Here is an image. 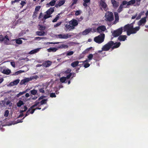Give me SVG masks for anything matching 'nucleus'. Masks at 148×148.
Wrapping results in <instances>:
<instances>
[{"mask_svg": "<svg viewBox=\"0 0 148 148\" xmlns=\"http://www.w3.org/2000/svg\"><path fill=\"white\" fill-rule=\"evenodd\" d=\"M140 29L139 26H137L133 28V24H127L125 25L123 27L124 31H126L127 35L130 36L131 34H135Z\"/></svg>", "mask_w": 148, "mask_h": 148, "instance_id": "nucleus-1", "label": "nucleus"}, {"mask_svg": "<svg viewBox=\"0 0 148 148\" xmlns=\"http://www.w3.org/2000/svg\"><path fill=\"white\" fill-rule=\"evenodd\" d=\"M121 43L119 42H115L114 43L112 41H110L109 42L104 45L102 48V51H107L111 47L114 45L112 47V49H114L117 48L119 47Z\"/></svg>", "mask_w": 148, "mask_h": 148, "instance_id": "nucleus-2", "label": "nucleus"}, {"mask_svg": "<svg viewBox=\"0 0 148 148\" xmlns=\"http://www.w3.org/2000/svg\"><path fill=\"white\" fill-rule=\"evenodd\" d=\"M105 34H101L94 38V41L96 43L100 44L103 42Z\"/></svg>", "mask_w": 148, "mask_h": 148, "instance_id": "nucleus-3", "label": "nucleus"}, {"mask_svg": "<svg viewBox=\"0 0 148 148\" xmlns=\"http://www.w3.org/2000/svg\"><path fill=\"white\" fill-rule=\"evenodd\" d=\"M105 20L106 21H111L114 19V17L113 13L110 12H108L105 13Z\"/></svg>", "mask_w": 148, "mask_h": 148, "instance_id": "nucleus-4", "label": "nucleus"}, {"mask_svg": "<svg viewBox=\"0 0 148 148\" xmlns=\"http://www.w3.org/2000/svg\"><path fill=\"white\" fill-rule=\"evenodd\" d=\"M56 38H57L66 39L71 37V36L69 34H57L56 35Z\"/></svg>", "mask_w": 148, "mask_h": 148, "instance_id": "nucleus-5", "label": "nucleus"}, {"mask_svg": "<svg viewBox=\"0 0 148 148\" xmlns=\"http://www.w3.org/2000/svg\"><path fill=\"white\" fill-rule=\"evenodd\" d=\"M123 30V28L121 27L116 30L114 31L112 33V35L114 37H116L119 36L122 34Z\"/></svg>", "mask_w": 148, "mask_h": 148, "instance_id": "nucleus-6", "label": "nucleus"}, {"mask_svg": "<svg viewBox=\"0 0 148 148\" xmlns=\"http://www.w3.org/2000/svg\"><path fill=\"white\" fill-rule=\"evenodd\" d=\"M123 30V28L121 27L116 30L114 31L112 33V35L114 37H116L119 36L122 34Z\"/></svg>", "mask_w": 148, "mask_h": 148, "instance_id": "nucleus-7", "label": "nucleus"}, {"mask_svg": "<svg viewBox=\"0 0 148 148\" xmlns=\"http://www.w3.org/2000/svg\"><path fill=\"white\" fill-rule=\"evenodd\" d=\"M47 99H43L40 101H36L35 103L34 106L38 107H40L41 106L46 104L47 103Z\"/></svg>", "mask_w": 148, "mask_h": 148, "instance_id": "nucleus-8", "label": "nucleus"}, {"mask_svg": "<svg viewBox=\"0 0 148 148\" xmlns=\"http://www.w3.org/2000/svg\"><path fill=\"white\" fill-rule=\"evenodd\" d=\"M3 41H4L5 44L7 45H10L13 44L12 42V40L10 41L8 36L7 35L4 37V40Z\"/></svg>", "mask_w": 148, "mask_h": 148, "instance_id": "nucleus-9", "label": "nucleus"}, {"mask_svg": "<svg viewBox=\"0 0 148 148\" xmlns=\"http://www.w3.org/2000/svg\"><path fill=\"white\" fill-rule=\"evenodd\" d=\"M100 4L104 10L106 11L108 9V5L104 1L101 0L100 2Z\"/></svg>", "mask_w": 148, "mask_h": 148, "instance_id": "nucleus-10", "label": "nucleus"}, {"mask_svg": "<svg viewBox=\"0 0 148 148\" xmlns=\"http://www.w3.org/2000/svg\"><path fill=\"white\" fill-rule=\"evenodd\" d=\"M64 29L66 31H69L72 29H74L73 27L72 26L71 24H65Z\"/></svg>", "mask_w": 148, "mask_h": 148, "instance_id": "nucleus-11", "label": "nucleus"}, {"mask_svg": "<svg viewBox=\"0 0 148 148\" xmlns=\"http://www.w3.org/2000/svg\"><path fill=\"white\" fill-rule=\"evenodd\" d=\"M32 79V77L30 78H26L24 79L21 81L20 82V84L21 85L25 84L26 83L30 81H31Z\"/></svg>", "mask_w": 148, "mask_h": 148, "instance_id": "nucleus-12", "label": "nucleus"}, {"mask_svg": "<svg viewBox=\"0 0 148 148\" xmlns=\"http://www.w3.org/2000/svg\"><path fill=\"white\" fill-rule=\"evenodd\" d=\"M147 16H145L142 18L138 23V25L139 26H140L142 25H144L146 21Z\"/></svg>", "mask_w": 148, "mask_h": 148, "instance_id": "nucleus-13", "label": "nucleus"}, {"mask_svg": "<svg viewBox=\"0 0 148 148\" xmlns=\"http://www.w3.org/2000/svg\"><path fill=\"white\" fill-rule=\"evenodd\" d=\"M0 71L3 74H6L7 75L9 74L10 73V70L9 69H4L2 67H0Z\"/></svg>", "mask_w": 148, "mask_h": 148, "instance_id": "nucleus-14", "label": "nucleus"}, {"mask_svg": "<svg viewBox=\"0 0 148 148\" xmlns=\"http://www.w3.org/2000/svg\"><path fill=\"white\" fill-rule=\"evenodd\" d=\"M106 30V28L105 26L102 25L99 26L97 28V30L99 33L105 31Z\"/></svg>", "mask_w": 148, "mask_h": 148, "instance_id": "nucleus-15", "label": "nucleus"}, {"mask_svg": "<svg viewBox=\"0 0 148 148\" xmlns=\"http://www.w3.org/2000/svg\"><path fill=\"white\" fill-rule=\"evenodd\" d=\"M69 23L71 24L72 26L74 27V29L75 27L78 24V22L76 20L73 19L69 22Z\"/></svg>", "mask_w": 148, "mask_h": 148, "instance_id": "nucleus-16", "label": "nucleus"}, {"mask_svg": "<svg viewBox=\"0 0 148 148\" xmlns=\"http://www.w3.org/2000/svg\"><path fill=\"white\" fill-rule=\"evenodd\" d=\"M65 0H60L58 3L56 4L55 7L57 8L63 5L65 2Z\"/></svg>", "mask_w": 148, "mask_h": 148, "instance_id": "nucleus-17", "label": "nucleus"}, {"mask_svg": "<svg viewBox=\"0 0 148 148\" xmlns=\"http://www.w3.org/2000/svg\"><path fill=\"white\" fill-rule=\"evenodd\" d=\"M19 81L20 80L19 79H17L13 82H11L8 85V86H11L16 85L19 83Z\"/></svg>", "mask_w": 148, "mask_h": 148, "instance_id": "nucleus-18", "label": "nucleus"}, {"mask_svg": "<svg viewBox=\"0 0 148 148\" xmlns=\"http://www.w3.org/2000/svg\"><path fill=\"white\" fill-rule=\"evenodd\" d=\"M52 62L50 61H47L44 62L42 64V66L45 67H47L49 66L51 64Z\"/></svg>", "mask_w": 148, "mask_h": 148, "instance_id": "nucleus-19", "label": "nucleus"}, {"mask_svg": "<svg viewBox=\"0 0 148 148\" xmlns=\"http://www.w3.org/2000/svg\"><path fill=\"white\" fill-rule=\"evenodd\" d=\"M92 28H89L86 29L84 31L82 32V34L83 35H86L92 31Z\"/></svg>", "mask_w": 148, "mask_h": 148, "instance_id": "nucleus-20", "label": "nucleus"}, {"mask_svg": "<svg viewBox=\"0 0 148 148\" xmlns=\"http://www.w3.org/2000/svg\"><path fill=\"white\" fill-rule=\"evenodd\" d=\"M135 3V0H131L129 2H127L126 1H123V4H126L127 5L133 4Z\"/></svg>", "mask_w": 148, "mask_h": 148, "instance_id": "nucleus-21", "label": "nucleus"}, {"mask_svg": "<svg viewBox=\"0 0 148 148\" xmlns=\"http://www.w3.org/2000/svg\"><path fill=\"white\" fill-rule=\"evenodd\" d=\"M36 106H34V104L28 110H30L29 112L31 114H32L34 112L35 110L36 109H39L40 110L41 109V108H36L35 109H33V108H34Z\"/></svg>", "mask_w": 148, "mask_h": 148, "instance_id": "nucleus-22", "label": "nucleus"}, {"mask_svg": "<svg viewBox=\"0 0 148 148\" xmlns=\"http://www.w3.org/2000/svg\"><path fill=\"white\" fill-rule=\"evenodd\" d=\"M56 1L53 0L50 1L49 3L46 4V6L47 7H49L50 6H53L55 4Z\"/></svg>", "mask_w": 148, "mask_h": 148, "instance_id": "nucleus-23", "label": "nucleus"}, {"mask_svg": "<svg viewBox=\"0 0 148 148\" xmlns=\"http://www.w3.org/2000/svg\"><path fill=\"white\" fill-rule=\"evenodd\" d=\"M126 4H123V1L122 3L120 5L118 9V12H120L122 10L123 8H125L127 6L125 5Z\"/></svg>", "mask_w": 148, "mask_h": 148, "instance_id": "nucleus-24", "label": "nucleus"}, {"mask_svg": "<svg viewBox=\"0 0 148 148\" xmlns=\"http://www.w3.org/2000/svg\"><path fill=\"white\" fill-rule=\"evenodd\" d=\"M41 49V48H38L34 50H32L30 51L29 53L30 54L35 53L38 52Z\"/></svg>", "mask_w": 148, "mask_h": 148, "instance_id": "nucleus-25", "label": "nucleus"}, {"mask_svg": "<svg viewBox=\"0 0 148 148\" xmlns=\"http://www.w3.org/2000/svg\"><path fill=\"white\" fill-rule=\"evenodd\" d=\"M127 38V36L125 35H121L118 38L119 40L121 41H125Z\"/></svg>", "mask_w": 148, "mask_h": 148, "instance_id": "nucleus-26", "label": "nucleus"}, {"mask_svg": "<svg viewBox=\"0 0 148 148\" xmlns=\"http://www.w3.org/2000/svg\"><path fill=\"white\" fill-rule=\"evenodd\" d=\"M111 2L114 8H117L119 5V3L116 1L115 0H111Z\"/></svg>", "mask_w": 148, "mask_h": 148, "instance_id": "nucleus-27", "label": "nucleus"}, {"mask_svg": "<svg viewBox=\"0 0 148 148\" xmlns=\"http://www.w3.org/2000/svg\"><path fill=\"white\" fill-rule=\"evenodd\" d=\"M54 7L51 8L48 10L46 12V13L47 14H51L54 11Z\"/></svg>", "mask_w": 148, "mask_h": 148, "instance_id": "nucleus-28", "label": "nucleus"}, {"mask_svg": "<svg viewBox=\"0 0 148 148\" xmlns=\"http://www.w3.org/2000/svg\"><path fill=\"white\" fill-rule=\"evenodd\" d=\"M79 63V62L78 61L74 62L71 64V66L73 68L75 67L78 65Z\"/></svg>", "mask_w": 148, "mask_h": 148, "instance_id": "nucleus-29", "label": "nucleus"}, {"mask_svg": "<svg viewBox=\"0 0 148 148\" xmlns=\"http://www.w3.org/2000/svg\"><path fill=\"white\" fill-rule=\"evenodd\" d=\"M58 49V48H55L50 47L47 49L49 52H55Z\"/></svg>", "mask_w": 148, "mask_h": 148, "instance_id": "nucleus-30", "label": "nucleus"}, {"mask_svg": "<svg viewBox=\"0 0 148 148\" xmlns=\"http://www.w3.org/2000/svg\"><path fill=\"white\" fill-rule=\"evenodd\" d=\"M21 38H20L17 39L12 40V42L15 41L16 43L19 45L21 44L22 43V41L21 39Z\"/></svg>", "mask_w": 148, "mask_h": 148, "instance_id": "nucleus-31", "label": "nucleus"}, {"mask_svg": "<svg viewBox=\"0 0 148 148\" xmlns=\"http://www.w3.org/2000/svg\"><path fill=\"white\" fill-rule=\"evenodd\" d=\"M93 57V55L92 54H90L88 56V60H86L83 62L84 63H85L86 62H89L90 60H91Z\"/></svg>", "mask_w": 148, "mask_h": 148, "instance_id": "nucleus-32", "label": "nucleus"}, {"mask_svg": "<svg viewBox=\"0 0 148 148\" xmlns=\"http://www.w3.org/2000/svg\"><path fill=\"white\" fill-rule=\"evenodd\" d=\"M84 3H83V5L85 7H87L88 6L87 3H89L90 1V0H83Z\"/></svg>", "mask_w": 148, "mask_h": 148, "instance_id": "nucleus-33", "label": "nucleus"}, {"mask_svg": "<svg viewBox=\"0 0 148 148\" xmlns=\"http://www.w3.org/2000/svg\"><path fill=\"white\" fill-rule=\"evenodd\" d=\"M24 103L23 101L20 100L17 103V106L18 107L21 106L22 105H23Z\"/></svg>", "mask_w": 148, "mask_h": 148, "instance_id": "nucleus-34", "label": "nucleus"}, {"mask_svg": "<svg viewBox=\"0 0 148 148\" xmlns=\"http://www.w3.org/2000/svg\"><path fill=\"white\" fill-rule=\"evenodd\" d=\"M30 92L31 94L33 95H35L37 94H38V91L35 89H33L32 90H31L30 91Z\"/></svg>", "mask_w": 148, "mask_h": 148, "instance_id": "nucleus-35", "label": "nucleus"}, {"mask_svg": "<svg viewBox=\"0 0 148 148\" xmlns=\"http://www.w3.org/2000/svg\"><path fill=\"white\" fill-rule=\"evenodd\" d=\"M36 34L38 35L39 36H44L45 34V32H40L38 31L36 32Z\"/></svg>", "mask_w": 148, "mask_h": 148, "instance_id": "nucleus-36", "label": "nucleus"}, {"mask_svg": "<svg viewBox=\"0 0 148 148\" xmlns=\"http://www.w3.org/2000/svg\"><path fill=\"white\" fill-rule=\"evenodd\" d=\"M47 86H43V87L42 88H41L39 89V91L42 93H44L45 92L44 89H46L47 88Z\"/></svg>", "mask_w": 148, "mask_h": 148, "instance_id": "nucleus-37", "label": "nucleus"}, {"mask_svg": "<svg viewBox=\"0 0 148 148\" xmlns=\"http://www.w3.org/2000/svg\"><path fill=\"white\" fill-rule=\"evenodd\" d=\"M60 15V14H58V15L56 16V18L53 20L52 22H56L60 18V16H59Z\"/></svg>", "mask_w": 148, "mask_h": 148, "instance_id": "nucleus-38", "label": "nucleus"}, {"mask_svg": "<svg viewBox=\"0 0 148 148\" xmlns=\"http://www.w3.org/2000/svg\"><path fill=\"white\" fill-rule=\"evenodd\" d=\"M9 113V112L8 110H6L4 113V116L5 117L8 116Z\"/></svg>", "mask_w": 148, "mask_h": 148, "instance_id": "nucleus-39", "label": "nucleus"}, {"mask_svg": "<svg viewBox=\"0 0 148 148\" xmlns=\"http://www.w3.org/2000/svg\"><path fill=\"white\" fill-rule=\"evenodd\" d=\"M66 79V77H63L60 78V81L62 83H64L65 82Z\"/></svg>", "mask_w": 148, "mask_h": 148, "instance_id": "nucleus-40", "label": "nucleus"}, {"mask_svg": "<svg viewBox=\"0 0 148 148\" xmlns=\"http://www.w3.org/2000/svg\"><path fill=\"white\" fill-rule=\"evenodd\" d=\"M24 72V71L20 70V71H18L14 73V75H17L20 73H23Z\"/></svg>", "mask_w": 148, "mask_h": 148, "instance_id": "nucleus-41", "label": "nucleus"}, {"mask_svg": "<svg viewBox=\"0 0 148 148\" xmlns=\"http://www.w3.org/2000/svg\"><path fill=\"white\" fill-rule=\"evenodd\" d=\"M144 13V12H140L138 15V16L136 17V20H138L140 19L141 16L143 14V13Z\"/></svg>", "mask_w": 148, "mask_h": 148, "instance_id": "nucleus-42", "label": "nucleus"}, {"mask_svg": "<svg viewBox=\"0 0 148 148\" xmlns=\"http://www.w3.org/2000/svg\"><path fill=\"white\" fill-rule=\"evenodd\" d=\"M27 92V90H26L25 91H24L22 92H19L18 94L16 96L17 97H19L20 96L23 95V94Z\"/></svg>", "mask_w": 148, "mask_h": 148, "instance_id": "nucleus-43", "label": "nucleus"}, {"mask_svg": "<svg viewBox=\"0 0 148 148\" xmlns=\"http://www.w3.org/2000/svg\"><path fill=\"white\" fill-rule=\"evenodd\" d=\"M27 109V108L26 106H24L22 110L20 111V113H23V112L25 111Z\"/></svg>", "mask_w": 148, "mask_h": 148, "instance_id": "nucleus-44", "label": "nucleus"}, {"mask_svg": "<svg viewBox=\"0 0 148 148\" xmlns=\"http://www.w3.org/2000/svg\"><path fill=\"white\" fill-rule=\"evenodd\" d=\"M114 15L115 18V21H118L119 20V16L117 12H114Z\"/></svg>", "mask_w": 148, "mask_h": 148, "instance_id": "nucleus-45", "label": "nucleus"}, {"mask_svg": "<svg viewBox=\"0 0 148 148\" xmlns=\"http://www.w3.org/2000/svg\"><path fill=\"white\" fill-rule=\"evenodd\" d=\"M68 45H65L64 44H62L59 47V48H68Z\"/></svg>", "mask_w": 148, "mask_h": 148, "instance_id": "nucleus-46", "label": "nucleus"}, {"mask_svg": "<svg viewBox=\"0 0 148 148\" xmlns=\"http://www.w3.org/2000/svg\"><path fill=\"white\" fill-rule=\"evenodd\" d=\"M92 47H90V48L86 49L85 51H84L83 52V53L85 54L86 53H87L91 48Z\"/></svg>", "mask_w": 148, "mask_h": 148, "instance_id": "nucleus-47", "label": "nucleus"}, {"mask_svg": "<svg viewBox=\"0 0 148 148\" xmlns=\"http://www.w3.org/2000/svg\"><path fill=\"white\" fill-rule=\"evenodd\" d=\"M78 0H72V3L71 5V7H72V6L75 4H76Z\"/></svg>", "mask_w": 148, "mask_h": 148, "instance_id": "nucleus-48", "label": "nucleus"}, {"mask_svg": "<svg viewBox=\"0 0 148 148\" xmlns=\"http://www.w3.org/2000/svg\"><path fill=\"white\" fill-rule=\"evenodd\" d=\"M12 103H11V102L9 100L6 103V105L9 106L10 107L12 105Z\"/></svg>", "mask_w": 148, "mask_h": 148, "instance_id": "nucleus-49", "label": "nucleus"}, {"mask_svg": "<svg viewBox=\"0 0 148 148\" xmlns=\"http://www.w3.org/2000/svg\"><path fill=\"white\" fill-rule=\"evenodd\" d=\"M39 26L40 27H39V30L40 31L44 30L45 29V26H43L41 25H40Z\"/></svg>", "mask_w": 148, "mask_h": 148, "instance_id": "nucleus-50", "label": "nucleus"}, {"mask_svg": "<svg viewBox=\"0 0 148 148\" xmlns=\"http://www.w3.org/2000/svg\"><path fill=\"white\" fill-rule=\"evenodd\" d=\"M74 53V52L72 51L68 52L67 53L66 55L67 56H70L72 55Z\"/></svg>", "mask_w": 148, "mask_h": 148, "instance_id": "nucleus-51", "label": "nucleus"}, {"mask_svg": "<svg viewBox=\"0 0 148 148\" xmlns=\"http://www.w3.org/2000/svg\"><path fill=\"white\" fill-rule=\"evenodd\" d=\"M50 17H51V16L50 15V14H46L44 16V18L45 19L47 18H48Z\"/></svg>", "mask_w": 148, "mask_h": 148, "instance_id": "nucleus-52", "label": "nucleus"}, {"mask_svg": "<svg viewBox=\"0 0 148 148\" xmlns=\"http://www.w3.org/2000/svg\"><path fill=\"white\" fill-rule=\"evenodd\" d=\"M40 7H41L40 6H36V8H35V11H37V12L40 9Z\"/></svg>", "mask_w": 148, "mask_h": 148, "instance_id": "nucleus-53", "label": "nucleus"}, {"mask_svg": "<svg viewBox=\"0 0 148 148\" xmlns=\"http://www.w3.org/2000/svg\"><path fill=\"white\" fill-rule=\"evenodd\" d=\"M50 96L51 97H56V95L55 93H52L50 94Z\"/></svg>", "mask_w": 148, "mask_h": 148, "instance_id": "nucleus-54", "label": "nucleus"}, {"mask_svg": "<svg viewBox=\"0 0 148 148\" xmlns=\"http://www.w3.org/2000/svg\"><path fill=\"white\" fill-rule=\"evenodd\" d=\"M61 22H60L57 23L56 24L54 25V27H57L61 24Z\"/></svg>", "mask_w": 148, "mask_h": 148, "instance_id": "nucleus-55", "label": "nucleus"}, {"mask_svg": "<svg viewBox=\"0 0 148 148\" xmlns=\"http://www.w3.org/2000/svg\"><path fill=\"white\" fill-rule=\"evenodd\" d=\"M30 110H28V111H27V112L26 113V114H25V116L23 118V119H24V118H25V117L27 116L28 115H29V114L30 113L29 112Z\"/></svg>", "mask_w": 148, "mask_h": 148, "instance_id": "nucleus-56", "label": "nucleus"}, {"mask_svg": "<svg viewBox=\"0 0 148 148\" xmlns=\"http://www.w3.org/2000/svg\"><path fill=\"white\" fill-rule=\"evenodd\" d=\"M81 11L77 10L75 14L77 16L78 15L81 13Z\"/></svg>", "mask_w": 148, "mask_h": 148, "instance_id": "nucleus-57", "label": "nucleus"}, {"mask_svg": "<svg viewBox=\"0 0 148 148\" xmlns=\"http://www.w3.org/2000/svg\"><path fill=\"white\" fill-rule=\"evenodd\" d=\"M90 66V64H89L87 63H86L84 64V66L85 68H87V67H88L89 66Z\"/></svg>", "mask_w": 148, "mask_h": 148, "instance_id": "nucleus-58", "label": "nucleus"}, {"mask_svg": "<svg viewBox=\"0 0 148 148\" xmlns=\"http://www.w3.org/2000/svg\"><path fill=\"white\" fill-rule=\"evenodd\" d=\"M71 69H68L67 70H66L65 71V73H70V72L71 71Z\"/></svg>", "mask_w": 148, "mask_h": 148, "instance_id": "nucleus-59", "label": "nucleus"}, {"mask_svg": "<svg viewBox=\"0 0 148 148\" xmlns=\"http://www.w3.org/2000/svg\"><path fill=\"white\" fill-rule=\"evenodd\" d=\"M4 40V37L2 35L0 36V41H3Z\"/></svg>", "mask_w": 148, "mask_h": 148, "instance_id": "nucleus-60", "label": "nucleus"}, {"mask_svg": "<svg viewBox=\"0 0 148 148\" xmlns=\"http://www.w3.org/2000/svg\"><path fill=\"white\" fill-rule=\"evenodd\" d=\"M72 75V73H70L69 75H67L66 77H66V79H69Z\"/></svg>", "mask_w": 148, "mask_h": 148, "instance_id": "nucleus-61", "label": "nucleus"}, {"mask_svg": "<svg viewBox=\"0 0 148 148\" xmlns=\"http://www.w3.org/2000/svg\"><path fill=\"white\" fill-rule=\"evenodd\" d=\"M11 65L13 67H15V63L14 62H11Z\"/></svg>", "mask_w": 148, "mask_h": 148, "instance_id": "nucleus-62", "label": "nucleus"}, {"mask_svg": "<svg viewBox=\"0 0 148 148\" xmlns=\"http://www.w3.org/2000/svg\"><path fill=\"white\" fill-rule=\"evenodd\" d=\"M59 43V42H48L47 43V44H58Z\"/></svg>", "mask_w": 148, "mask_h": 148, "instance_id": "nucleus-63", "label": "nucleus"}, {"mask_svg": "<svg viewBox=\"0 0 148 148\" xmlns=\"http://www.w3.org/2000/svg\"><path fill=\"white\" fill-rule=\"evenodd\" d=\"M26 3L24 1H21V4L22 5V6H24L25 4Z\"/></svg>", "mask_w": 148, "mask_h": 148, "instance_id": "nucleus-64", "label": "nucleus"}]
</instances>
